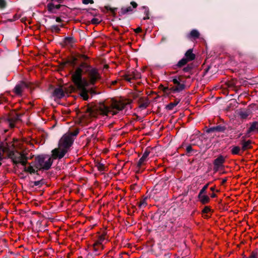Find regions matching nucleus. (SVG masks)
<instances>
[{"instance_id":"1","label":"nucleus","mask_w":258,"mask_h":258,"mask_svg":"<svg viewBox=\"0 0 258 258\" xmlns=\"http://www.w3.org/2000/svg\"><path fill=\"white\" fill-rule=\"evenodd\" d=\"M73 143L74 139L71 136L63 135L59 141V147L54 149L51 151L53 159H60L63 158Z\"/></svg>"},{"instance_id":"2","label":"nucleus","mask_w":258,"mask_h":258,"mask_svg":"<svg viewBox=\"0 0 258 258\" xmlns=\"http://www.w3.org/2000/svg\"><path fill=\"white\" fill-rule=\"evenodd\" d=\"M128 104L122 101H113L110 106H108L104 103H100L97 106V109L103 115H107L108 113L114 115L119 111L122 110Z\"/></svg>"},{"instance_id":"3","label":"nucleus","mask_w":258,"mask_h":258,"mask_svg":"<svg viewBox=\"0 0 258 258\" xmlns=\"http://www.w3.org/2000/svg\"><path fill=\"white\" fill-rule=\"evenodd\" d=\"M72 82L76 86L79 91V95L84 100L87 101L89 99V96L87 95V88L90 84V81L88 82L86 79L83 78V76H81L80 78H78L77 76H71Z\"/></svg>"},{"instance_id":"4","label":"nucleus","mask_w":258,"mask_h":258,"mask_svg":"<svg viewBox=\"0 0 258 258\" xmlns=\"http://www.w3.org/2000/svg\"><path fill=\"white\" fill-rule=\"evenodd\" d=\"M34 166L39 170H47L52 165L53 160L48 156L39 155L35 158Z\"/></svg>"},{"instance_id":"5","label":"nucleus","mask_w":258,"mask_h":258,"mask_svg":"<svg viewBox=\"0 0 258 258\" xmlns=\"http://www.w3.org/2000/svg\"><path fill=\"white\" fill-rule=\"evenodd\" d=\"M93 68L87 61H82L75 71H71V76H77L78 78L81 79V76L88 74Z\"/></svg>"},{"instance_id":"6","label":"nucleus","mask_w":258,"mask_h":258,"mask_svg":"<svg viewBox=\"0 0 258 258\" xmlns=\"http://www.w3.org/2000/svg\"><path fill=\"white\" fill-rule=\"evenodd\" d=\"M8 157L12 159L14 164L17 165L21 164L23 166H25L27 163L28 158L26 155L22 152H11L8 155Z\"/></svg>"},{"instance_id":"7","label":"nucleus","mask_w":258,"mask_h":258,"mask_svg":"<svg viewBox=\"0 0 258 258\" xmlns=\"http://www.w3.org/2000/svg\"><path fill=\"white\" fill-rule=\"evenodd\" d=\"M195 58L196 55L193 53V49H189L185 52L184 56L173 66V68L174 69L181 68L185 66L188 62L194 60Z\"/></svg>"},{"instance_id":"8","label":"nucleus","mask_w":258,"mask_h":258,"mask_svg":"<svg viewBox=\"0 0 258 258\" xmlns=\"http://www.w3.org/2000/svg\"><path fill=\"white\" fill-rule=\"evenodd\" d=\"M174 86L171 87V91L172 93L180 92L185 88V81L181 79V76H179L178 78L174 77L172 80Z\"/></svg>"},{"instance_id":"9","label":"nucleus","mask_w":258,"mask_h":258,"mask_svg":"<svg viewBox=\"0 0 258 258\" xmlns=\"http://www.w3.org/2000/svg\"><path fill=\"white\" fill-rule=\"evenodd\" d=\"M255 104H251L245 108H241L237 111V114L242 119H246L253 111Z\"/></svg>"},{"instance_id":"10","label":"nucleus","mask_w":258,"mask_h":258,"mask_svg":"<svg viewBox=\"0 0 258 258\" xmlns=\"http://www.w3.org/2000/svg\"><path fill=\"white\" fill-rule=\"evenodd\" d=\"M88 75L90 79V85H95L96 82L101 78L98 70L95 68H93L88 74Z\"/></svg>"},{"instance_id":"11","label":"nucleus","mask_w":258,"mask_h":258,"mask_svg":"<svg viewBox=\"0 0 258 258\" xmlns=\"http://www.w3.org/2000/svg\"><path fill=\"white\" fill-rule=\"evenodd\" d=\"M23 115L22 113H16L15 112L11 114L10 116L7 119L9 123V125L11 128H14L15 126V123L19 120H20V118Z\"/></svg>"},{"instance_id":"12","label":"nucleus","mask_w":258,"mask_h":258,"mask_svg":"<svg viewBox=\"0 0 258 258\" xmlns=\"http://www.w3.org/2000/svg\"><path fill=\"white\" fill-rule=\"evenodd\" d=\"M225 158L222 155L219 156L216 159L214 160L213 170L215 172H217L219 168L223 166V164L225 162Z\"/></svg>"},{"instance_id":"13","label":"nucleus","mask_w":258,"mask_h":258,"mask_svg":"<svg viewBox=\"0 0 258 258\" xmlns=\"http://www.w3.org/2000/svg\"><path fill=\"white\" fill-rule=\"evenodd\" d=\"M141 75L136 71H133L131 73H128L124 75L122 77L123 79L128 82H131L132 79H138L140 78Z\"/></svg>"},{"instance_id":"14","label":"nucleus","mask_w":258,"mask_h":258,"mask_svg":"<svg viewBox=\"0 0 258 258\" xmlns=\"http://www.w3.org/2000/svg\"><path fill=\"white\" fill-rule=\"evenodd\" d=\"M66 93H68L67 89L65 88V90H64L61 87H59L54 90L52 95L54 97L61 99L64 96Z\"/></svg>"},{"instance_id":"15","label":"nucleus","mask_w":258,"mask_h":258,"mask_svg":"<svg viewBox=\"0 0 258 258\" xmlns=\"http://www.w3.org/2000/svg\"><path fill=\"white\" fill-rule=\"evenodd\" d=\"M150 152V148L148 147L145 149L142 157L139 159L137 163V167L139 168H140L142 165L144 164V162L147 160V158L149 155Z\"/></svg>"},{"instance_id":"16","label":"nucleus","mask_w":258,"mask_h":258,"mask_svg":"<svg viewBox=\"0 0 258 258\" xmlns=\"http://www.w3.org/2000/svg\"><path fill=\"white\" fill-rule=\"evenodd\" d=\"M226 129L224 125H218L217 126H213L207 130L206 133H210L212 132L224 133Z\"/></svg>"},{"instance_id":"17","label":"nucleus","mask_w":258,"mask_h":258,"mask_svg":"<svg viewBox=\"0 0 258 258\" xmlns=\"http://www.w3.org/2000/svg\"><path fill=\"white\" fill-rule=\"evenodd\" d=\"M62 7H65L64 6H63V5H61L60 4L57 5H54L52 3H49L47 5V8L48 11L50 13H53V14H56V10H58Z\"/></svg>"},{"instance_id":"18","label":"nucleus","mask_w":258,"mask_h":258,"mask_svg":"<svg viewBox=\"0 0 258 258\" xmlns=\"http://www.w3.org/2000/svg\"><path fill=\"white\" fill-rule=\"evenodd\" d=\"M252 132L258 133V121H253L250 123V126L247 130L246 135L248 136Z\"/></svg>"},{"instance_id":"19","label":"nucleus","mask_w":258,"mask_h":258,"mask_svg":"<svg viewBox=\"0 0 258 258\" xmlns=\"http://www.w3.org/2000/svg\"><path fill=\"white\" fill-rule=\"evenodd\" d=\"M77 60L78 57L77 56L76 57L73 56L71 59H67L66 61L62 62L61 63V65L63 66H66L67 64H69L74 68L76 65V62Z\"/></svg>"},{"instance_id":"20","label":"nucleus","mask_w":258,"mask_h":258,"mask_svg":"<svg viewBox=\"0 0 258 258\" xmlns=\"http://www.w3.org/2000/svg\"><path fill=\"white\" fill-rule=\"evenodd\" d=\"M200 35V33L197 30L193 29L187 35L186 37L188 39L196 40L199 38Z\"/></svg>"},{"instance_id":"21","label":"nucleus","mask_w":258,"mask_h":258,"mask_svg":"<svg viewBox=\"0 0 258 258\" xmlns=\"http://www.w3.org/2000/svg\"><path fill=\"white\" fill-rule=\"evenodd\" d=\"M139 102L140 103L139 107L142 109L146 108L150 103L148 98L145 99L143 97H141L139 99Z\"/></svg>"},{"instance_id":"22","label":"nucleus","mask_w":258,"mask_h":258,"mask_svg":"<svg viewBox=\"0 0 258 258\" xmlns=\"http://www.w3.org/2000/svg\"><path fill=\"white\" fill-rule=\"evenodd\" d=\"M251 141L250 140L245 141L243 140L241 141V144L242 145V150L244 151L248 149H251L252 146H251Z\"/></svg>"},{"instance_id":"23","label":"nucleus","mask_w":258,"mask_h":258,"mask_svg":"<svg viewBox=\"0 0 258 258\" xmlns=\"http://www.w3.org/2000/svg\"><path fill=\"white\" fill-rule=\"evenodd\" d=\"M198 198L200 200V202L203 205L208 204L210 201V198L206 195H201L200 196V195H198Z\"/></svg>"},{"instance_id":"24","label":"nucleus","mask_w":258,"mask_h":258,"mask_svg":"<svg viewBox=\"0 0 258 258\" xmlns=\"http://www.w3.org/2000/svg\"><path fill=\"white\" fill-rule=\"evenodd\" d=\"M76 42V40L73 37H66L63 40V43L65 45H72Z\"/></svg>"},{"instance_id":"25","label":"nucleus","mask_w":258,"mask_h":258,"mask_svg":"<svg viewBox=\"0 0 258 258\" xmlns=\"http://www.w3.org/2000/svg\"><path fill=\"white\" fill-rule=\"evenodd\" d=\"M132 11L133 9L132 7L131 6H128L126 8H121L118 13L119 16H122Z\"/></svg>"},{"instance_id":"26","label":"nucleus","mask_w":258,"mask_h":258,"mask_svg":"<svg viewBox=\"0 0 258 258\" xmlns=\"http://www.w3.org/2000/svg\"><path fill=\"white\" fill-rule=\"evenodd\" d=\"M197 151L194 150L191 145L187 146L185 148V155L187 156H190L196 153Z\"/></svg>"},{"instance_id":"27","label":"nucleus","mask_w":258,"mask_h":258,"mask_svg":"<svg viewBox=\"0 0 258 258\" xmlns=\"http://www.w3.org/2000/svg\"><path fill=\"white\" fill-rule=\"evenodd\" d=\"M236 83L237 81L234 80H231L230 81H228L226 83L227 86L229 88H230L235 91H237L236 90Z\"/></svg>"},{"instance_id":"28","label":"nucleus","mask_w":258,"mask_h":258,"mask_svg":"<svg viewBox=\"0 0 258 258\" xmlns=\"http://www.w3.org/2000/svg\"><path fill=\"white\" fill-rule=\"evenodd\" d=\"M180 99H176L174 102H171L168 104L166 106V108L169 110H172L173 108L176 106L180 102Z\"/></svg>"},{"instance_id":"29","label":"nucleus","mask_w":258,"mask_h":258,"mask_svg":"<svg viewBox=\"0 0 258 258\" xmlns=\"http://www.w3.org/2000/svg\"><path fill=\"white\" fill-rule=\"evenodd\" d=\"M18 84L21 86L22 90L24 88H30L31 89V84L29 82L21 81Z\"/></svg>"},{"instance_id":"30","label":"nucleus","mask_w":258,"mask_h":258,"mask_svg":"<svg viewBox=\"0 0 258 258\" xmlns=\"http://www.w3.org/2000/svg\"><path fill=\"white\" fill-rule=\"evenodd\" d=\"M24 171L29 172L30 174L32 173H36L37 175H38V173L37 170H35L33 167L32 166H29L28 167L24 166Z\"/></svg>"},{"instance_id":"31","label":"nucleus","mask_w":258,"mask_h":258,"mask_svg":"<svg viewBox=\"0 0 258 258\" xmlns=\"http://www.w3.org/2000/svg\"><path fill=\"white\" fill-rule=\"evenodd\" d=\"M104 9L105 10H106L107 11H110V13H111V14L112 15V16L113 17H115V16H116V11L117 10V8H112L109 6H105L104 7Z\"/></svg>"},{"instance_id":"32","label":"nucleus","mask_w":258,"mask_h":258,"mask_svg":"<svg viewBox=\"0 0 258 258\" xmlns=\"http://www.w3.org/2000/svg\"><path fill=\"white\" fill-rule=\"evenodd\" d=\"M48 29L50 30L52 33L55 32L56 33H59L60 31V29L59 28L58 25H52L50 26Z\"/></svg>"},{"instance_id":"33","label":"nucleus","mask_w":258,"mask_h":258,"mask_svg":"<svg viewBox=\"0 0 258 258\" xmlns=\"http://www.w3.org/2000/svg\"><path fill=\"white\" fill-rule=\"evenodd\" d=\"M93 250L94 252H95V255H97L99 254L97 252L99 251L100 247H101V249H103V247H102L101 245H99L98 243H97L96 242L93 244Z\"/></svg>"},{"instance_id":"34","label":"nucleus","mask_w":258,"mask_h":258,"mask_svg":"<svg viewBox=\"0 0 258 258\" xmlns=\"http://www.w3.org/2000/svg\"><path fill=\"white\" fill-rule=\"evenodd\" d=\"M194 68V65L192 63L188 64L183 69V71L185 73H190Z\"/></svg>"},{"instance_id":"35","label":"nucleus","mask_w":258,"mask_h":258,"mask_svg":"<svg viewBox=\"0 0 258 258\" xmlns=\"http://www.w3.org/2000/svg\"><path fill=\"white\" fill-rule=\"evenodd\" d=\"M142 9L145 10L144 14L146 15L145 17L143 18V20H146L149 19V8L146 6H143Z\"/></svg>"},{"instance_id":"36","label":"nucleus","mask_w":258,"mask_h":258,"mask_svg":"<svg viewBox=\"0 0 258 258\" xmlns=\"http://www.w3.org/2000/svg\"><path fill=\"white\" fill-rule=\"evenodd\" d=\"M240 148L238 146H233L231 149V153L233 155H239Z\"/></svg>"},{"instance_id":"37","label":"nucleus","mask_w":258,"mask_h":258,"mask_svg":"<svg viewBox=\"0 0 258 258\" xmlns=\"http://www.w3.org/2000/svg\"><path fill=\"white\" fill-rule=\"evenodd\" d=\"M84 11H85L86 12L88 13L89 15H90L94 17H101V15L99 14L95 13L92 12H90V10H95V9H84Z\"/></svg>"},{"instance_id":"38","label":"nucleus","mask_w":258,"mask_h":258,"mask_svg":"<svg viewBox=\"0 0 258 258\" xmlns=\"http://www.w3.org/2000/svg\"><path fill=\"white\" fill-rule=\"evenodd\" d=\"M22 89L19 84H17L14 88V92L17 95H20L22 93Z\"/></svg>"},{"instance_id":"39","label":"nucleus","mask_w":258,"mask_h":258,"mask_svg":"<svg viewBox=\"0 0 258 258\" xmlns=\"http://www.w3.org/2000/svg\"><path fill=\"white\" fill-rule=\"evenodd\" d=\"M87 95L89 96V94H90L91 97L98 94V93L93 88H91L87 89Z\"/></svg>"},{"instance_id":"40","label":"nucleus","mask_w":258,"mask_h":258,"mask_svg":"<svg viewBox=\"0 0 258 258\" xmlns=\"http://www.w3.org/2000/svg\"><path fill=\"white\" fill-rule=\"evenodd\" d=\"M105 234L99 235L98 241L96 242L97 243H98L99 245H101L102 247H103L102 243L105 240Z\"/></svg>"},{"instance_id":"41","label":"nucleus","mask_w":258,"mask_h":258,"mask_svg":"<svg viewBox=\"0 0 258 258\" xmlns=\"http://www.w3.org/2000/svg\"><path fill=\"white\" fill-rule=\"evenodd\" d=\"M209 183L205 185L203 187V188L200 190L198 195H200V196L201 195H203L204 194H205L206 192V190L209 186Z\"/></svg>"},{"instance_id":"42","label":"nucleus","mask_w":258,"mask_h":258,"mask_svg":"<svg viewBox=\"0 0 258 258\" xmlns=\"http://www.w3.org/2000/svg\"><path fill=\"white\" fill-rule=\"evenodd\" d=\"M160 87L162 88V91L166 93H172L171 91V88H168V87H164L163 85H160Z\"/></svg>"},{"instance_id":"43","label":"nucleus","mask_w":258,"mask_h":258,"mask_svg":"<svg viewBox=\"0 0 258 258\" xmlns=\"http://www.w3.org/2000/svg\"><path fill=\"white\" fill-rule=\"evenodd\" d=\"M31 183H33V185H31V187H33L34 186H40L41 185L43 184V180H40L38 181H32Z\"/></svg>"},{"instance_id":"44","label":"nucleus","mask_w":258,"mask_h":258,"mask_svg":"<svg viewBox=\"0 0 258 258\" xmlns=\"http://www.w3.org/2000/svg\"><path fill=\"white\" fill-rule=\"evenodd\" d=\"M77 57L83 59L84 61H87V60L89 59V57L87 55L80 53H78L77 54Z\"/></svg>"},{"instance_id":"45","label":"nucleus","mask_w":258,"mask_h":258,"mask_svg":"<svg viewBox=\"0 0 258 258\" xmlns=\"http://www.w3.org/2000/svg\"><path fill=\"white\" fill-rule=\"evenodd\" d=\"M258 256V250H256V251H252L250 254V255L248 256V257H245V258H257Z\"/></svg>"},{"instance_id":"46","label":"nucleus","mask_w":258,"mask_h":258,"mask_svg":"<svg viewBox=\"0 0 258 258\" xmlns=\"http://www.w3.org/2000/svg\"><path fill=\"white\" fill-rule=\"evenodd\" d=\"M98 170L99 171H103L105 170V166L103 164L101 163H98L96 165Z\"/></svg>"},{"instance_id":"47","label":"nucleus","mask_w":258,"mask_h":258,"mask_svg":"<svg viewBox=\"0 0 258 258\" xmlns=\"http://www.w3.org/2000/svg\"><path fill=\"white\" fill-rule=\"evenodd\" d=\"M147 197H146L143 200H141L139 203V207L140 208H142V207H145L147 205V203L146 202Z\"/></svg>"},{"instance_id":"48","label":"nucleus","mask_w":258,"mask_h":258,"mask_svg":"<svg viewBox=\"0 0 258 258\" xmlns=\"http://www.w3.org/2000/svg\"><path fill=\"white\" fill-rule=\"evenodd\" d=\"M101 20H99L98 18H94L91 20V23L92 24L98 25L101 23Z\"/></svg>"},{"instance_id":"49","label":"nucleus","mask_w":258,"mask_h":258,"mask_svg":"<svg viewBox=\"0 0 258 258\" xmlns=\"http://www.w3.org/2000/svg\"><path fill=\"white\" fill-rule=\"evenodd\" d=\"M7 6V3L5 0H0V9H5Z\"/></svg>"},{"instance_id":"50","label":"nucleus","mask_w":258,"mask_h":258,"mask_svg":"<svg viewBox=\"0 0 258 258\" xmlns=\"http://www.w3.org/2000/svg\"><path fill=\"white\" fill-rule=\"evenodd\" d=\"M159 216V212H157L151 217V219L157 221V218Z\"/></svg>"},{"instance_id":"51","label":"nucleus","mask_w":258,"mask_h":258,"mask_svg":"<svg viewBox=\"0 0 258 258\" xmlns=\"http://www.w3.org/2000/svg\"><path fill=\"white\" fill-rule=\"evenodd\" d=\"M82 3L85 5L93 4L94 3V2L93 0H82Z\"/></svg>"},{"instance_id":"52","label":"nucleus","mask_w":258,"mask_h":258,"mask_svg":"<svg viewBox=\"0 0 258 258\" xmlns=\"http://www.w3.org/2000/svg\"><path fill=\"white\" fill-rule=\"evenodd\" d=\"M210 211H211L210 208L209 207L206 206L204 207V208L202 210V213H208Z\"/></svg>"},{"instance_id":"53","label":"nucleus","mask_w":258,"mask_h":258,"mask_svg":"<svg viewBox=\"0 0 258 258\" xmlns=\"http://www.w3.org/2000/svg\"><path fill=\"white\" fill-rule=\"evenodd\" d=\"M79 133V129H76V130H75L73 132H72L71 133V136L72 137V136H77L78 134Z\"/></svg>"},{"instance_id":"54","label":"nucleus","mask_w":258,"mask_h":258,"mask_svg":"<svg viewBox=\"0 0 258 258\" xmlns=\"http://www.w3.org/2000/svg\"><path fill=\"white\" fill-rule=\"evenodd\" d=\"M87 111L88 112H89L90 113V115L91 116H95V115L94 114V111H93V110L92 108H88L87 109Z\"/></svg>"},{"instance_id":"55","label":"nucleus","mask_w":258,"mask_h":258,"mask_svg":"<svg viewBox=\"0 0 258 258\" xmlns=\"http://www.w3.org/2000/svg\"><path fill=\"white\" fill-rule=\"evenodd\" d=\"M159 216L158 217V218H157V221H161L162 220V215L163 213H164V212H161V211H159Z\"/></svg>"},{"instance_id":"56","label":"nucleus","mask_w":258,"mask_h":258,"mask_svg":"<svg viewBox=\"0 0 258 258\" xmlns=\"http://www.w3.org/2000/svg\"><path fill=\"white\" fill-rule=\"evenodd\" d=\"M49 18H55V20L57 22L60 23L62 22V20L59 17H55V16H52L51 17L50 16L49 17Z\"/></svg>"},{"instance_id":"57","label":"nucleus","mask_w":258,"mask_h":258,"mask_svg":"<svg viewBox=\"0 0 258 258\" xmlns=\"http://www.w3.org/2000/svg\"><path fill=\"white\" fill-rule=\"evenodd\" d=\"M167 40V37L166 36H163L162 38H161V40L160 42V43H163L164 42H165V41H166Z\"/></svg>"},{"instance_id":"58","label":"nucleus","mask_w":258,"mask_h":258,"mask_svg":"<svg viewBox=\"0 0 258 258\" xmlns=\"http://www.w3.org/2000/svg\"><path fill=\"white\" fill-rule=\"evenodd\" d=\"M142 31V28L140 27L137 28L136 29H134L135 32L137 33H139L140 32H141Z\"/></svg>"},{"instance_id":"59","label":"nucleus","mask_w":258,"mask_h":258,"mask_svg":"<svg viewBox=\"0 0 258 258\" xmlns=\"http://www.w3.org/2000/svg\"><path fill=\"white\" fill-rule=\"evenodd\" d=\"M131 5H132L133 8H136L138 6V4L135 2H132L131 3Z\"/></svg>"},{"instance_id":"60","label":"nucleus","mask_w":258,"mask_h":258,"mask_svg":"<svg viewBox=\"0 0 258 258\" xmlns=\"http://www.w3.org/2000/svg\"><path fill=\"white\" fill-rule=\"evenodd\" d=\"M87 258H93V254L91 253H89L87 255Z\"/></svg>"},{"instance_id":"61","label":"nucleus","mask_w":258,"mask_h":258,"mask_svg":"<svg viewBox=\"0 0 258 258\" xmlns=\"http://www.w3.org/2000/svg\"><path fill=\"white\" fill-rule=\"evenodd\" d=\"M227 181V179L226 178H224V179H223L222 181H221V184H225Z\"/></svg>"},{"instance_id":"62","label":"nucleus","mask_w":258,"mask_h":258,"mask_svg":"<svg viewBox=\"0 0 258 258\" xmlns=\"http://www.w3.org/2000/svg\"><path fill=\"white\" fill-rule=\"evenodd\" d=\"M216 197H217V195L214 193H212L211 195V197L212 198H215Z\"/></svg>"},{"instance_id":"63","label":"nucleus","mask_w":258,"mask_h":258,"mask_svg":"<svg viewBox=\"0 0 258 258\" xmlns=\"http://www.w3.org/2000/svg\"><path fill=\"white\" fill-rule=\"evenodd\" d=\"M91 138L95 140L97 138V136L94 134H92L91 136Z\"/></svg>"},{"instance_id":"64","label":"nucleus","mask_w":258,"mask_h":258,"mask_svg":"<svg viewBox=\"0 0 258 258\" xmlns=\"http://www.w3.org/2000/svg\"><path fill=\"white\" fill-rule=\"evenodd\" d=\"M117 83V81H112V83H111V85H114L116 84Z\"/></svg>"}]
</instances>
